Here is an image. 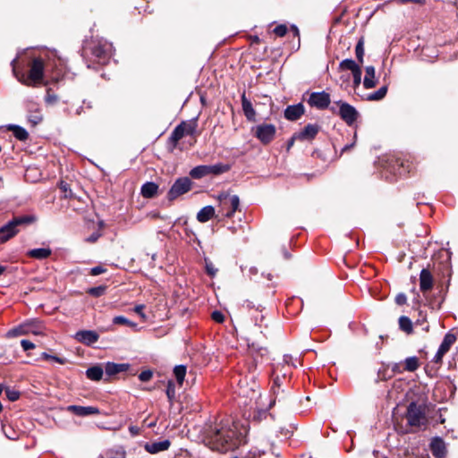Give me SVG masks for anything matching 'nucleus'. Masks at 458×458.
<instances>
[{
	"label": "nucleus",
	"mask_w": 458,
	"mask_h": 458,
	"mask_svg": "<svg viewBox=\"0 0 458 458\" xmlns=\"http://www.w3.org/2000/svg\"><path fill=\"white\" fill-rule=\"evenodd\" d=\"M152 376H153L152 371L144 370V371L140 372V374L139 375V378L142 382H148L151 379Z\"/></svg>",
	"instance_id": "49530a36"
},
{
	"label": "nucleus",
	"mask_w": 458,
	"mask_h": 458,
	"mask_svg": "<svg viewBox=\"0 0 458 458\" xmlns=\"http://www.w3.org/2000/svg\"><path fill=\"white\" fill-rule=\"evenodd\" d=\"M144 309V306L143 305H137L135 308H134V311L139 314L141 318H145V314L142 312Z\"/></svg>",
	"instance_id": "bf43d9fd"
},
{
	"label": "nucleus",
	"mask_w": 458,
	"mask_h": 458,
	"mask_svg": "<svg viewBox=\"0 0 458 458\" xmlns=\"http://www.w3.org/2000/svg\"><path fill=\"white\" fill-rule=\"evenodd\" d=\"M130 431H131L132 434H136V433H137V429H136L134 427H131V428H130Z\"/></svg>",
	"instance_id": "774afa93"
},
{
	"label": "nucleus",
	"mask_w": 458,
	"mask_h": 458,
	"mask_svg": "<svg viewBox=\"0 0 458 458\" xmlns=\"http://www.w3.org/2000/svg\"><path fill=\"white\" fill-rule=\"evenodd\" d=\"M166 395H167L168 399H170V400H172L174 396V390L172 388L171 383H169V386L167 387Z\"/></svg>",
	"instance_id": "13d9d810"
},
{
	"label": "nucleus",
	"mask_w": 458,
	"mask_h": 458,
	"mask_svg": "<svg viewBox=\"0 0 458 458\" xmlns=\"http://www.w3.org/2000/svg\"><path fill=\"white\" fill-rule=\"evenodd\" d=\"M444 355H442L440 352H437L434 359H433V361H435L436 363H438L442 360V358H443Z\"/></svg>",
	"instance_id": "e2e57ef3"
},
{
	"label": "nucleus",
	"mask_w": 458,
	"mask_h": 458,
	"mask_svg": "<svg viewBox=\"0 0 458 458\" xmlns=\"http://www.w3.org/2000/svg\"><path fill=\"white\" fill-rule=\"evenodd\" d=\"M66 410L79 417H87L99 413V410L93 406L69 405Z\"/></svg>",
	"instance_id": "9d476101"
},
{
	"label": "nucleus",
	"mask_w": 458,
	"mask_h": 458,
	"mask_svg": "<svg viewBox=\"0 0 458 458\" xmlns=\"http://www.w3.org/2000/svg\"><path fill=\"white\" fill-rule=\"evenodd\" d=\"M308 103L310 106H314L318 109H326L330 104V96L325 91L312 92L310 95Z\"/></svg>",
	"instance_id": "6e6552de"
},
{
	"label": "nucleus",
	"mask_w": 458,
	"mask_h": 458,
	"mask_svg": "<svg viewBox=\"0 0 458 458\" xmlns=\"http://www.w3.org/2000/svg\"><path fill=\"white\" fill-rule=\"evenodd\" d=\"M21 345L24 351H30L35 348V344L29 340H21Z\"/></svg>",
	"instance_id": "09e8293b"
},
{
	"label": "nucleus",
	"mask_w": 458,
	"mask_h": 458,
	"mask_svg": "<svg viewBox=\"0 0 458 458\" xmlns=\"http://www.w3.org/2000/svg\"><path fill=\"white\" fill-rule=\"evenodd\" d=\"M247 428L238 423L221 421L205 430L204 442L210 449L226 453L246 443Z\"/></svg>",
	"instance_id": "f257e3e1"
},
{
	"label": "nucleus",
	"mask_w": 458,
	"mask_h": 458,
	"mask_svg": "<svg viewBox=\"0 0 458 458\" xmlns=\"http://www.w3.org/2000/svg\"><path fill=\"white\" fill-rule=\"evenodd\" d=\"M283 393H284V391L283 390L281 391L280 388L278 389L276 386H271V394L273 395V398L270 401L269 407H272L273 405H275L276 398L280 397L281 394H283Z\"/></svg>",
	"instance_id": "ea45409f"
},
{
	"label": "nucleus",
	"mask_w": 458,
	"mask_h": 458,
	"mask_svg": "<svg viewBox=\"0 0 458 458\" xmlns=\"http://www.w3.org/2000/svg\"><path fill=\"white\" fill-rule=\"evenodd\" d=\"M128 369L127 364H116V363H107L106 366V373L109 376L118 374L120 372H123Z\"/></svg>",
	"instance_id": "393cba45"
},
{
	"label": "nucleus",
	"mask_w": 458,
	"mask_h": 458,
	"mask_svg": "<svg viewBox=\"0 0 458 458\" xmlns=\"http://www.w3.org/2000/svg\"><path fill=\"white\" fill-rule=\"evenodd\" d=\"M106 458H125V453L124 452H120V451H116L115 452V455L113 454V452H107L106 454Z\"/></svg>",
	"instance_id": "3c124183"
},
{
	"label": "nucleus",
	"mask_w": 458,
	"mask_h": 458,
	"mask_svg": "<svg viewBox=\"0 0 458 458\" xmlns=\"http://www.w3.org/2000/svg\"><path fill=\"white\" fill-rule=\"evenodd\" d=\"M106 292L105 286H98V287H92L89 288L88 291V293L94 297H99L103 295Z\"/></svg>",
	"instance_id": "58836bf2"
},
{
	"label": "nucleus",
	"mask_w": 458,
	"mask_h": 458,
	"mask_svg": "<svg viewBox=\"0 0 458 458\" xmlns=\"http://www.w3.org/2000/svg\"><path fill=\"white\" fill-rule=\"evenodd\" d=\"M158 186L155 182H146L141 187V194L145 198H152L157 192Z\"/></svg>",
	"instance_id": "b1692460"
},
{
	"label": "nucleus",
	"mask_w": 458,
	"mask_h": 458,
	"mask_svg": "<svg viewBox=\"0 0 458 458\" xmlns=\"http://www.w3.org/2000/svg\"><path fill=\"white\" fill-rule=\"evenodd\" d=\"M304 113V106L302 104L289 106L284 110V117L289 121L298 120Z\"/></svg>",
	"instance_id": "4468645a"
},
{
	"label": "nucleus",
	"mask_w": 458,
	"mask_h": 458,
	"mask_svg": "<svg viewBox=\"0 0 458 458\" xmlns=\"http://www.w3.org/2000/svg\"><path fill=\"white\" fill-rule=\"evenodd\" d=\"M287 32V27L284 24L277 25L274 29V33L278 37H284Z\"/></svg>",
	"instance_id": "37998d69"
},
{
	"label": "nucleus",
	"mask_w": 458,
	"mask_h": 458,
	"mask_svg": "<svg viewBox=\"0 0 458 458\" xmlns=\"http://www.w3.org/2000/svg\"><path fill=\"white\" fill-rule=\"evenodd\" d=\"M32 323H24L16 327L12 328L8 331L7 335L11 337H15L19 335H28L30 332V327Z\"/></svg>",
	"instance_id": "412c9836"
},
{
	"label": "nucleus",
	"mask_w": 458,
	"mask_h": 458,
	"mask_svg": "<svg viewBox=\"0 0 458 458\" xmlns=\"http://www.w3.org/2000/svg\"><path fill=\"white\" fill-rule=\"evenodd\" d=\"M28 119L33 125H36L42 121V115L38 112H36L30 114Z\"/></svg>",
	"instance_id": "c03bdc74"
},
{
	"label": "nucleus",
	"mask_w": 458,
	"mask_h": 458,
	"mask_svg": "<svg viewBox=\"0 0 458 458\" xmlns=\"http://www.w3.org/2000/svg\"><path fill=\"white\" fill-rule=\"evenodd\" d=\"M392 370L394 372H398V373H401L403 371V369H401V364L399 363H394L393 366H392Z\"/></svg>",
	"instance_id": "052dcab7"
},
{
	"label": "nucleus",
	"mask_w": 458,
	"mask_h": 458,
	"mask_svg": "<svg viewBox=\"0 0 458 458\" xmlns=\"http://www.w3.org/2000/svg\"><path fill=\"white\" fill-rule=\"evenodd\" d=\"M185 136L184 131L181 123L177 125L174 130L173 131L170 140L173 142V144L175 146L178 141L182 139Z\"/></svg>",
	"instance_id": "c85d7f7f"
},
{
	"label": "nucleus",
	"mask_w": 458,
	"mask_h": 458,
	"mask_svg": "<svg viewBox=\"0 0 458 458\" xmlns=\"http://www.w3.org/2000/svg\"><path fill=\"white\" fill-rule=\"evenodd\" d=\"M219 212L227 217H231L238 209L240 199L237 195H230L228 193H221L218 196Z\"/></svg>",
	"instance_id": "39448f33"
},
{
	"label": "nucleus",
	"mask_w": 458,
	"mask_h": 458,
	"mask_svg": "<svg viewBox=\"0 0 458 458\" xmlns=\"http://www.w3.org/2000/svg\"><path fill=\"white\" fill-rule=\"evenodd\" d=\"M242 106L247 120L254 122L256 120V112L252 106L251 102L247 99L245 93L242 95Z\"/></svg>",
	"instance_id": "f3484780"
},
{
	"label": "nucleus",
	"mask_w": 458,
	"mask_h": 458,
	"mask_svg": "<svg viewBox=\"0 0 458 458\" xmlns=\"http://www.w3.org/2000/svg\"><path fill=\"white\" fill-rule=\"evenodd\" d=\"M456 338L454 335L453 334H446L444 337V340L440 345L446 348L447 350L450 349L451 345L455 342Z\"/></svg>",
	"instance_id": "4c0bfd02"
},
{
	"label": "nucleus",
	"mask_w": 458,
	"mask_h": 458,
	"mask_svg": "<svg viewBox=\"0 0 458 458\" xmlns=\"http://www.w3.org/2000/svg\"><path fill=\"white\" fill-rule=\"evenodd\" d=\"M113 323L114 325H126V326H129V327H136V324L130 321L129 319H127L125 317L123 316H117V317H114L113 318Z\"/></svg>",
	"instance_id": "c9c22d12"
},
{
	"label": "nucleus",
	"mask_w": 458,
	"mask_h": 458,
	"mask_svg": "<svg viewBox=\"0 0 458 458\" xmlns=\"http://www.w3.org/2000/svg\"><path fill=\"white\" fill-rule=\"evenodd\" d=\"M318 132V126L316 124H308L304 129L296 134L297 140H312Z\"/></svg>",
	"instance_id": "2eb2a0df"
},
{
	"label": "nucleus",
	"mask_w": 458,
	"mask_h": 458,
	"mask_svg": "<svg viewBox=\"0 0 458 458\" xmlns=\"http://www.w3.org/2000/svg\"><path fill=\"white\" fill-rule=\"evenodd\" d=\"M29 256L37 259H44L51 255V250L49 248H38L30 250L28 252Z\"/></svg>",
	"instance_id": "4be33fe9"
},
{
	"label": "nucleus",
	"mask_w": 458,
	"mask_h": 458,
	"mask_svg": "<svg viewBox=\"0 0 458 458\" xmlns=\"http://www.w3.org/2000/svg\"><path fill=\"white\" fill-rule=\"evenodd\" d=\"M42 357L46 360H55L60 364H64L65 363V359H63V358H59L57 356H53V355H50V354H47V352H43L42 353Z\"/></svg>",
	"instance_id": "de8ad7c7"
},
{
	"label": "nucleus",
	"mask_w": 458,
	"mask_h": 458,
	"mask_svg": "<svg viewBox=\"0 0 458 458\" xmlns=\"http://www.w3.org/2000/svg\"><path fill=\"white\" fill-rule=\"evenodd\" d=\"M355 53L358 61L362 64L363 63V56H364V47H363V40L360 39L356 45L355 47Z\"/></svg>",
	"instance_id": "e433bc0d"
},
{
	"label": "nucleus",
	"mask_w": 458,
	"mask_h": 458,
	"mask_svg": "<svg viewBox=\"0 0 458 458\" xmlns=\"http://www.w3.org/2000/svg\"><path fill=\"white\" fill-rule=\"evenodd\" d=\"M434 278L430 271L423 268L420 274V289L422 293H427L433 288Z\"/></svg>",
	"instance_id": "9b49d317"
},
{
	"label": "nucleus",
	"mask_w": 458,
	"mask_h": 458,
	"mask_svg": "<svg viewBox=\"0 0 458 458\" xmlns=\"http://www.w3.org/2000/svg\"><path fill=\"white\" fill-rule=\"evenodd\" d=\"M30 323H32V326L30 327V333H32L34 335L41 334V331L39 330L38 323V322H34V321H31Z\"/></svg>",
	"instance_id": "6e6d98bb"
},
{
	"label": "nucleus",
	"mask_w": 458,
	"mask_h": 458,
	"mask_svg": "<svg viewBox=\"0 0 458 458\" xmlns=\"http://www.w3.org/2000/svg\"><path fill=\"white\" fill-rule=\"evenodd\" d=\"M100 236H101L100 233L94 232L88 238H86V242H88L89 243H94L99 239Z\"/></svg>",
	"instance_id": "603ef678"
},
{
	"label": "nucleus",
	"mask_w": 458,
	"mask_h": 458,
	"mask_svg": "<svg viewBox=\"0 0 458 458\" xmlns=\"http://www.w3.org/2000/svg\"><path fill=\"white\" fill-rule=\"evenodd\" d=\"M399 327L403 331L407 332V333H410L412 330L411 321L408 317H405V316L400 317Z\"/></svg>",
	"instance_id": "72a5a7b5"
},
{
	"label": "nucleus",
	"mask_w": 458,
	"mask_h": 458,
	"mask_svg": "<svg viewBox=\"0 0 458 458\" xmlns=\"http://www.w3.org/2000/svg\"><path fill=\"white\" fill-rule=\"evenodd\" d=\"M386 92H387V87L383 86L378 90L369 94L368 96V100H370V101L381 100L385 98V96L386 95Z\"/></svg>",
	"instance_id": "2f4dec72"
},
{
	"label": "nucleus",
	"mask_w": 458,
	"mask_h": 458,
	"mask_svg": "<svg viewBox=\"0 0 458 458\" xmlns=\"http://www.w3.org/2000/svg\"><path fill=\"white\" fill-rule=\"evenodd\" d=\"M449 350L443 347L442 345L439 346L437 352H440L442 355H445Z\"/></svg>",
	"instance_id": "0e129e2a"
},
{
	"label": "nucleus",
	"mask_w": 458,
	"mask_h": 458,
	"mask_svg": "<svg viewBox=\"0 0 458 458\" xmlns=\"http://www.w3.org/2000/svg\"><path fill=\"white\" fill-rule=\"evenodd\" d=\"M206 262V272L210 276L214 277L217 272V269L215 267V266L208 260H205Z\"/></svg>",
	"instance_id": "79ce46f5"
},
{
	"label": "nucleus",
	"mask_w": 458,
	"mask_h": 458,
	"mask_svg": "<svg viewBox=\"0 0 458 458\" xmlns=\"http://www.w3.org/2000/svg\"><path fill=\"white\" fill-rule=\"evenodd\" d=\"M106 272V268L101 266H97L91 268L90 274L92 276H98Z\"/></svg>",
	"instance_id": "864d4df0"
},
{
	"label": "nucleus",
	"mask_w": 458,
	"mask_h": 458,
	"mask_svg": "<svg viewBox=\"0 0 458 458\" xmlns=\"http://www.w3.org/2000/svg\"><path fill=\"white\" fill-rule=\"evenodd\" d=\"M430 449L433 455L437 458H443L445 455L446 448L445 444L441 438H434L430 445Z\"/></svg>",
	"instance_id": "dca6fc26"
},
{
	"label": "nucleus",
	"mask_w": 458,
	"mask_h": 458,
	"mask_svg": "<svg viewBox=\"0 0 458 458\" xmlns=\"http://www.w3.org/2000/svg\"><path fill=\"white\" fill-rule=\"evenodd\" d=\"M15 62L16 59L12 62L13 72L20 82L26 86H34L42 81L44 75V63L41 58H34L32 60L28 76L23 72H18Z\"/></svg>",
	"instance_id": "f03ea898"
},
{
	"label": "nucleus",
	"mask_w": 458,
	"mask_h": 458,
	"mask_svg": "<svg viewBox=\"0 0 458 458\" xmlns=\"http://www.w3.org/2000/svg\"><path fill=\"white\" fill-rule=\"evenodd\" d=\"M393 2H395L397 4H406V3H416L420 4L423 2V0H392Z\"/></svg>",
	"instance_id": "4d7b16f0"
},
{
	"label": "nucleus",
	"mask_w": 458,
	"mask_h": 458,
	"mask_svg": "<svg viewBox=\"0 0 458 458\" xmlns=\"http://www.w3.org/2000/svg\"><path fill=\"white\" fill-rule=\"evenodd\" d=\"M6 267L0 265V276L5 271Z\"/></svg>",
	"instance_id": "338daca9"
},
{
	"label": "nucleus",
	"mask_w": 458,
	"mask_h": 458,
	"mask_svg": "<svg viewBox=\"0 0 458 458\" xmlns=\"http://www.w3.org/2000/svg\"><path fill=\"white\" fill-rule=\"evenodd\" d=\"M181 125L183 128L185 135H193L196 131L197 123L195 122H182L181 123Z\"/></svg>",
	"instance_id": "f704fd0d"
},
{
	"label": "nucleus",
	"mask_w": 458,
	"mask_h": 458,
	"mask_svg": "<svg viewBox=\"0 0 458 458\" xmlns=\"http://www.w3.org/2000/svg\"><path fill=\"white\" fill-rule=\"evenodd\" d=\"M76 339L85 344L90 345L98 342L99 335L91 330H82L76 333Z\"/></svg>",
	"instance_id": "ddd939ff"
},
{
	"label": "nucleus",
	"mask_w": 458,
	"mask_h": 458,
	"mask_svg": "<svg viewBox=\"0 0 458 458\" xmlns=\"http://www.w3.org/2000/svg\"><path fill=\"white\" fill-rule=\"evenodd\" d=\"M7 128L9 131H13L14 137L20 140H26L29 137L28 131L19 125L10 124Z\"/></svg>",
	"instance_id": "5701e85b"
},
{
	"label": "nucleus",
	"mask_w": 458,
	"mask_h": 458,
	"mask_svg": "<svg viewBox=\"0 0 458 458\" xmlns=\"http://www.w3.org/2000/svg\"><path fill=\"white\" fill-rule=\"evenodd\" d=\"M37 217L33 215L16 216L9 221L5 225L0 228V243H3L13 238L19 232L20 225H25L34 223Z\"/></svg>",
	"instance_id": "20e7f679"
},
{
	"label": "nucleus",
	"mask_w": 458,
	"mask_h": 458,
	"mask_svg": "<svg viewBox=\"0 0 458 458\" xmlns=\"http://www.w3.org/2000/svg\"><path fill=\"white\" fill-rule=\"evenodd\" d=\"M212 318L217 323H223L225 320V316L222 312L216 310L212 313Z\"/></svg>",
	"instance_id": "8fccbe9b"
},
{
	"label": "nucleus",
	"mask_w": 458,
	"mask_h": 458,
	"mask_svg": "<svg viewBox=\"0 0 458 458\" xmlns=\"http://www.w3.org/2000/svg\"><path fill=\"white\" fill-rule=\"evenodd\" d=\"M407 301L406 295L404 293H399L395 297V302L398 305H403Z\"/></svg>",
	"instance_id": "5fc2aeb1"
},
{
	"label": "nucleus",
	"mask_w": 458,
	"mask_h": 458,
	"mask_svg": "<svg viewBox=\"0 0 458 458\" xmlns=\"http://www.w3.org/2000/svg\"><path fill=\"white\" fill-rule=\"evenodd\" d=\"M276 127L273 124H260L257 126L255 135L264 144L269 143L275 137Z\"/></svg>",
	"instance_id": "1a4fd4ad"
},
{
	"label": "nucleus",
	"mask_w": 458,
	"mask_h": 458,
	"mask_svg": "<svg viewBox=\"0 0 458 458\" xmlns=\"http://www.w3.org/2000/svg\"><path fill=\"white\" fill-rule=\"evenodd\" d=\"M339 106V115L341 118L348 124H352L357 117L358 112L357 110L348 103L339 101L337 102Z\"/></svg>",
	"instance_id": "0eeeda50"
},
{
	"label": "nucleus",
	"mask_w": 458,
	"mask_h": 458,
	"mask_svg": "<svg viewBox=\"0 0 458 458\" xmlns=\"http://www.w3.org/2000/svg\"><path fill=\"white\" fill-rule=\"evenodd\" d=\"M292 30H293V31H294L295 35H297V36L299 35V30L296 26L293 25Z\"/></svg>",
	"instance_id": "69168bd1"
},
{
	"label": "nucleus",
	"mask_w": 458,
	"mask_h": 458,
	"mask_svg": "<svg viewBox=\"0 0 458 458\" xmlns=\"http://www.w3.org/2000/svg\"><path fill=\"white\" fill-rule=\"evenodd\" d=\"M215 208L212 206L202 208L197 214V219L200 223H206L215 216Z\"/></svg>",
	"instance_id": "aec40b11"
},
{
	"label": "nucleus",
	"mask_w": 458,
	"mask_h": 458,
	"mask_svg": "<svg viewBox=\"0 0 458 458\" xmlns=\"http://www.w3.org/2000/svg\"><path fill=\"white\" fill-rule=\"evenodd\" d=\"M208 169V165H198L191 170L190 175L194 179H200L209 174Z\"/></svg>",
	"instance_id": "a878e982"
},
{
	"label": "nucleus",
	"mask_w": 458,
	"mask_h": 458,
	"mask_svg": "<svg viewBox=\"0 0 458 458\" xmlns=\"http://www.w3.org/2000/svg\"><path fill=\"white\" fill-rule=\"evenodd\" d=\"M272 386H276V387H277L278 389L280 388V386H281V378H280L278 376H276V377L273 379Z\"/></svg>",
	"instance_id": "680f3d73"
},
{
	"label": "nucleus",
	"mask_w": 458,
	"mask_h": 458,
	"mask_svg": "<svg viewBox=\"0 0 458 458\" xmlns=\"http://www.w3.org/2000/svg\"><path fill=\"white\" fill-rule=\"evenodd\" d=\"M354 87H358L361 82V70L358 68L352 72Z\"/></svg>",
	"instance_id": "a18cd8bd"
},
{
	"label": "nucleus",
	"mask_w": 458,
	"mask_h": 458,
	"mask_svg": "<svg viewBox=\"0 0 458 458\" xmlns=\"http://www.w3.org/2000/svg\"><path fill=\"white\" fill-rule=\"evenodd\" d=\"M405 417L408 426L411 428V429L403 430V433L404 434L413 433L417 429L425 428L428 424L425 406L418 404L415 402H411L408 405Z\"/></svg>",
	"instance_id": "7ed1b4c3"
},
{
	"label": "nucleus",
	"mask_w": 458,
	"mask_h": 458,
	"mask_svg": "<svg viewBox=\"0 0 458 458\" xmlns=\"http://www.w3.org/2000/svg\"><path fill=\"white\" fill-rule=\"evenodd\" d=\"M86 375L88 378L98 381L103 376V369L99 366H94L87 369Z\"/></svg>",
	"instance_id": "cd10ccee"
},
{
	"label": "nucleus",
	"mask_w": 458,
	"mask_h": 458,
	"mask_svg": "<svg viewBox=\"0 0 458 458\" xmlns=\"http://www.w3.org/2000/svg\"><path fill=\"white\" fill-rule=\"evenodd\" d=\"M174 374L179 385H182L185 375H186V367L183 365H177L174 369Z\"/></svg>",
	"instance_id": "7c9ffc66"
},
{
	"label": "nucleus",
	"mask_w": 458,
	"mask_h": 458,
	"mask_svg": "<svg viewBox=\"0 0 458 458\" xmlns=\"http://www.w3.org/2000/svg\"><path fill=\"white\" fill-rule=\"evenodd\" d=\"M366 74L363 81V86L365 89H372L377 85L375 78V68L374 66H367L365 69Z\"/></svg>",
	"instance_id": "6ab92c4d"
},
{
	"label": "nucleus",
	"mask_w": 458,
	"mask_h": 458,
	"mask_svg": "<svg viewBox=\"0 0 458 458\" xmlns=\"http://www.w3.org/2000/svg\"><path fill=\"white\" fill-rule=\"evenodd\" d=\"M112 46L108 43L98 44L92 49V54L98 59V62H105L111 55Z\"/></svg>",
	"instance_id": "f8f14e48"
},
{
	"label": "nucleus",
	"mask_w": 458,
	"mask_h": 458,
	"mask_svg": "<svg viewBox=\"0 0 458 458\" xmlns=\"http://www.w3.org/2000/svg\"><path fill=\"white\" fill-rule=\"evenodd\" d=\"M403 370L413 372L420 367L419 359L415 356L409 357L403 361Z\"/></svg>",
	"instance_id": "bb28decb"
},
{
	"label": "nucleus",
	"mask_w": 458,
	"mask_h": 458,
	"mask_svg": "<svg viewBox=\"0 0 458 458\" xmlns=\"http://www.w3.org/2000/svg\"><path fill=\"white\" fill-rule=\"evenodd\" d=\"M340 69L349 70L352 73L356 71L360 66L352 59H344L339 64Z\"/></svg>",
	"instance_id": "473e14b6"
},
{
	"label": "nucleus",
	"mask_w": 458,
	"mask_h": 458,
	"mask_svg": "<svg viewBox=\"0 0 458 458\" xmlns=\"http://www.w3.org/2000/svg\"><path fill=\"white\" fill-rule=\"evenodd\" d=\"M171 443L169 440L160 442L148 443L145 445V450L149 454H157L169 448Z\"/></svg>",
	"instance_id": "a211bd4d"
},
{
	"label": "nucleus",
	"mask_w": 458,
	"mask_h": 458,
	"mask_svg": "<svg viewBox=\"0 0 458 458\" xmlns=\"http://www.w3.org/2000/svg\"><path fill=\"white\" fill-rule=\"evenodd\" d=\"M208 171H209V174H224L227 171H229L230 169V165H224V164H216V165H208Z\"/></svg>",
	"instance_id": "c756f323"
},
{
	"label": "nucleus",
	"mask_w": 458,
	"mask_h": 458,
	"mask_svg": "<svg viewBox=\"0 0 458 458\" xmlns=\"http://www.w3.org/2000/svg\"><path fill=\"white\" fill-rule=\"evenodd\" d=\"M5 394H6L7 398H8L10 401H12V402H14V401L18 400V399H19V397H20V394H19V392H18V391H16V390H12V389H10V388H7V389L5 390Z\"/></svg>",
	"instance_id": "a19ab883"
},
{
	"label": "nucleus",
	"mask_w": 458,
	"mask_h": 458,
	"mask_svg": "<svg viewBox=\"0 0 458 458\" xmlns=\"http://www.w3.org/2000/svg\"><path fill=\"white\" fill-rule=\"evenodd\" d=\"M191 181L188 177L177 179L168 191V199L174 200L179 196L188 192L191 188Z\"/></svg>",
	"instance_id": "423d86ee"
}]
</instances>
